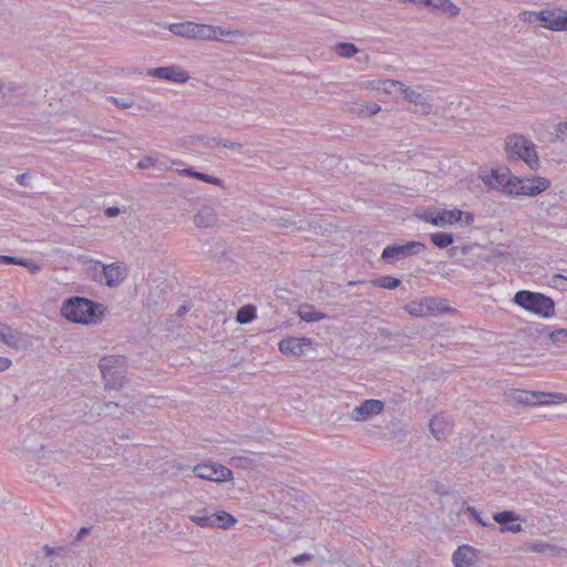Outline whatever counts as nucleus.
Instances as JSON below:
<instances>
[{"label": "nucleus", "instance_id": "f257e3e1", "mask_svg": "<svg viewBox=\"0 0 567 567\" xmlns=\"http://www.w3.org/2000/svg\"><path fill=\"white\" fill-rule=\"evenodd\" d=\"M168 30L178 37L199 41H226L228 43H240L247 40L244 31L238 29H226L213 24L184 21L171 23Z\"/></svg>", "mask_w": 567, "mask_h": 567}, {"label": "nucleus", "instance_id": "f03ea898", "mask_svg": "<svg viewBox=\"0 0 567 567\" xmlns=\"http://www.w3.org/2000/svg\"><path fill=\"white\" fill-rule=\"evenodd\" d=\"M60 311L61 316L71 322L92 326L101 320L104 306L87 298L71 297L62 303Z\"/></svg>", "mask_w": 567, "mask_h": 567}, {"label": "nucleus", "instance_id": "7ed1b4c3", "mask_svg": "<svg viewBox=\"0 0 567 567\" xmlns=\"http://www.w3.org/2000/svg\"><path fill=\"white\" fill-rule=\"evenodd\" d=\"M89 270L96 271L102 268L100 274H94V281L114 288L120 286L128 276L130 268L123 261L112 264H102L100 260L90 259L85 262Z\"/></svg>", "mask_w": 567, "mask_h": 567}, {"label": "nucleus", "instance_id": "20e7f679", "mask_svg": "<svg viewBox=\"0 0 567 567\" xmlns=\"http://www.w3.org/2000/svg\"><path fill=\"white\" fill-rule=\"evenodd\" d=\"M422 219L439 227L451 226L454 224L471 226L475 220V216L471 212L458 208L427 209L423 213Z\"/></svg>", "mask_w": 567, "mask_h": 567}, {"label": "nucleus", "instance_id": "39448f33", "mask_svg": "<svg viewBox=\"0 0 567 567\" xmlns=\"http://www.w3.org/2000/svg\"><path fill=\"white\" fill-rule=\"evenodd\" d=\"M514 302L519 307L543 317L554 315V301L542 293L522 290L516 292Z\"/></svg>", "mask_w": 567, "mask_h": 567}, {"label": "nucleus", "instance_id": "423d86ee", "mask_svg": "<svg viewBox=\"0 0 567 567\" xmlns=\"http://www.w3.org/2000/svg\"><path fill=\"white\" fill-rule=\"evenodd\" d=\"M100 370L106 389H121L125 383V361L118 357H104L100 360Z\"/></svg>", "mask_w": 567, "mask_h": 567}, {"label": "nucleus", "instance_id": "0eeeda50", "mask_svg": "<svg viewBox=\"0 0 567 567\" xmlns=\"http://www.w3.org/2000/svg\"><path fill=\"white\" fill-rule=\"evenodd\" d=\"M524 21L544 22L543 27L551 31H567V11L565 10H542L525 11L522 13Z\"/></svg>", "mask_w": 567, "mask_h": 567}, {"label": "nucleus", "instance_id": "6e6552de", "mask_svg": "<svg viewBox=\"0 0 567 567\" xmlns=\"http://www.w3.org/2000/svg\"><path fill=\"white\" fill-rule=\"evenodd\" d=\"M478 177L488 189L504 192L509 196L515 187L516 176L507 168L482 169Z\"/></svg>", "mask_w": 567, "mask_h": 567}, {"label": "nucleus", "instance_id": "1a4fd4ad", "mask_svg": "<svg viewBox=\"0 0 567 567\" xmlns=\"http://www.w3.org/2000/svg\"><path fill=\"white\" fill-rule=\"evenodd\" d=\"M398 92L402 94L404 101L419 107L414 112H420L422 115L436 114L434 104L431 97L425 94V89L422 85L408 86L403 83Z\"/></svg>", "mask_w": 567, "mask_h": 567}, {"label": "nucleus", "instance_id": "9d476101", "mask_svg": "<svg viewBox=\"0 0 567 567\" xmlns=\"http://www.w3.org/2000/svg\"><path fill=\"white\" fill-rule=\"evenodd\" d=\"M514 183L515 187H513L511 196L535 197L547 190L551 185L548 178L542 176H532L526 178L516 176Z\"/></svg>", "mask_w": 567, "mask_h": 567}, {"label": "nucleus", "instance_id": "9b49d317", "mask_svg": "<svg viewBox=\"0 0 567 567\" xmlns=\"http://www.w3.org/2000/svg\"><path fill=\"white\" fill-rule=\"evenodd\" d=\"M506 153L509 161H523L533 171H537L540 166L539 157L533 145L507 144Z\"/></svg>", "mask_w": 567, "mask_h": 567}, {"label": "nucleus", "instance_id": "f8f14e48", "mask_svg": "<svg viewBox=\"0 0 567 567\" xmlns=\"http://www.w3.org/2000/svg\"><path fill=\"white\" fill-rule=\"evenodd\" d=\"M425 246L419 241H409L404 245L386 246L382 251V259L389 264H394L411 255L424 251Z\"/></svg>", "mask_w": 567, "mask_h": 567}, {"label": "nucleus", "instance_id": "ddd939ff", "mask_svg": "<svg viewBox=\"0 0 567 567\" xmlns=\"http://www.w3.org/2000/svg\"><path fill=\"white\" fill-rule=\"evenodd\" d=\"M193 473L202 480L213 482H228L233 478V472L220 464L205 463L193 467Z\"/></svg>", "mask_w": 567, "mask_h": 567}, {"label": "nucleus", "instance_id": "4468645a", "mask_svg": "<svg viewBox=\"0 0 567 567\" xmlns=\"http://www.w3.org/2000/svg\"><path fill=\"white\" fill-rule=\"evenodd\" d=\"M146 74L155 79L179 84L186 83L189 80L188 73L179 65L148 69Z\"/></svg>", "mask_w": 567, "mask_h": 567}, {"label": "nucleus", "instance_id": "2eb2a0df", "mask_svg": "<svg viewBox=\"0 0 567 567\" xmlns=\"http://www.w3.org/2000/svg\"><path fill=\"white\" fill-rule=\"evenodd\" d=\"M383 409L384 403L382 401L375 399L365 400L351 411L350 419L354 422H365L379 415Z\"/></svg>", "mask_w": 567, "mask_h": 567}, {"label": "nucleus", "instance_id": "dca6fc26", "mask_svg": "<svg viewBox=\"0 0 567 567\" xmlns=\"http://www.w3.org/2000/svg\"><path fill=\"white\" fill-rule=\"evenodd\" d=\"M312 346V341L309 338H296V337H288L282 339L278 343L279 351L282 354L286 355H295L300 357L305 353V350L307 348H310Z\"/></svg>", "mask_w": 567, "mask_h": 567}, {"label": "nucleus", "instance_id": "f3484780", "mask_svg": "<svg viewBox=\"0 0 567 567\" xmlns=\"http://www.w3.org/2000/svg\"><path fill=\"white\" fill-rule=\"evenodd\" d=\"M401 86H403V82L392 79L367 80L360 84L361 89L385 94H392L394 91H399Z\"/></svg>", "mask_w": 567, "mask_h": 567}, {"label": "nucleus", "instance_id": "a211bd4d", "mask_svg": "<svg viewBox=\"0 0 567 567\" xmlns=\"http://www.w3.org/2000/svg\"><path fill=\"white\" fill-rule=\"evenodd\" d=\"M480 551L472 546L462 545L453 554L452 560L455 567H474Z\"/></svg>", "mask_w": 567, "mask_h": 567}, {"label": "nucleus", "instance_id": "6ab92c4d", "mask_svg": "<svg viewBox=\"0 0 567 567\" xmlns=\"http://www.w3.org/2000/svg\"><path fill=\"white\" fill-rule=\"evenodd\" d=\"M493 519L501 525L502 533H519L523 527L519 523H514L519 519V516L513 511H503L494 514Z\"/></svg>", "mask_w": 567, "mask_h": 567}, {"label": "nucleus", "instance_id": "aec40b11", "mask_svg": "<svg viewBox=\"0 0 567 567\" xmlns=\"http://www.w3.org/2000/svg\"><path fill=\"white\" fill-rule=\"evenodd\" d=\"M430 431L436 440H441L451 430L452 422L447 415L437 414L430 421Z\"/></svg>", "mask_w": 567, "mask_h": 567}, {"label": "nucleus", "instance_id": "412c9836", "mask_svg": "<svg viewBox=\"0 0 567 567\" xmlns=\"http://www.w3.org/2000/svg\"><path fill=\"white\" fill-rule=\"evenodd\" d=\"M193 221L195 226L199 228H207L214 226L217 221L215 209L208 205L203 206L194 215Z\"/></svg>", "mask_w": 567, "mask_h": 567}, {"label": "nucleus", "instance_id": "4be33fe9", "mask_svg": "<svg viewBox=\"0 0 567 567\" xmlns=\"http://www.w3.org/2000/svg\"><path fill=\"white\" fill-rule=\"evenodd\" d=\"M425 300L427 317L454 311V309L449 306L447 300L443 298L426 297Z\"/></svg>", "mask_w": 567, "mask_h": 567}, {"label": "nucleus", "instance_id": "5701e85b", "mask_svg": "<svg viewBox=\"0 0 567 567\" xmlns=\"http://www.w3.org/2000/svg\"><path fill=\"white\" fill-rule=\"evenodd\" d=\"M237 518L231 514L219 511L212 514V528L228 529L237 524Z\"/></svg>", "mask_w": 567, "mask_h": 567}, {"label": "nucleus", "instance_id": "b1692460", "mask_svg": "<svg viewBox=\"0 0 567 567\" xmlns=\"http://www.w3.org/2000/svg\"><path fill=\"white\" fill-rule=\"evenodd\" d=\"M18 402V395L6 385L0 386V415L12 409Z\"/></svg>", "mask_w": 567, "mask_h": 567}, {"label": "nucleus", "instance_id": "393cba45", "mask_svg": "<svg viewBox=\"0 0 567 567\" xmlns=\"http://www.w3.org/2000/svg\"><path fill=\"white\" fill-rule=\"evenodd\" d=\"M350 111L359 117H370L381 111V105L375 102L354 103Z\"/></svg>", "mask_w": 567, "mask_h": 567}, {"label": "nucleus", "instance_id": "a878e982", "mask_svg": "<svg viewBox=\"0 0 567 567\" xmlns=\"http://www.w3.org/2000/svg\"><path fill=\"white\" fill-rule=\"evenodd\" d=\"M21 340L20 333L9 327L8 324L0 322V341L9 347H17Z\"/></svg>", "mask_w": 567, "mask_h": 567}, {"label": "nucleus", "instance_id": "bb28decb", "mask_svg": "<svg viewBox=\"0 0 567 567\" xmlns=\"http://www.w3.org/2000/svg\"><path fill=\"white\" fill-rule=\"evenodd\" d=\"M93 409L99 415H103V416H109V415L117 416L118 414H121L120 404L116 402H113V401L96 402L93 405Z\"/></svg>", "mask_w": 567, "mask_h": 567}, {"label": "nucleus", "instance_id": "cd10ccee", "mask_svg": "<svg viewBox=\"0 0 567 567\" xmlns=\"http://www.w3.org/2000/svg\"><path fill=\"white\" fill-rule=\"evenodd\" d=\"M298 316L302 321L315 322L327 318L323 312L316 311L312 306L302 305L298 309Z\"/></svg>", "mask_w": 567, "mask_h": 567}, {"label": "nucleus", "instance_id": "c85d7f7f", "mask_svg": "<svg viewBox=\"0 0 567 567\" xmlns=\"http://www.w3.org/2000/svg\"><path fill=\"white\" fill-rule=\"evenodd\" d=\"M189 520L202 528H212V514L206 508L196 511L188 516Z\"/></svg>", "mask_w": 567, "mask_h": 567}, {"label": "nucleus", "instance_id": "c756f323", "mask_svg": "<svg viewBox=\"0 0 567 567\" xmlns=\"http://www.w3.org/2000/svg\"><path fill=\"white\" fill-rule=\"evenodd\" d=\"M404 310L413 317H427L425 298L409 302Z\"/></svg>", "mask_w": 567, "mask_h": 567}, {"label": "nucleus", "instance_id": "7c9ffc66", "mask_svg": "<svg viewBox=\"0 0 567 567\" xmlns=\"http://www.w3.org/2000/svg\"><path fill=\"white\" fill-rule=\"evenodd\" d=\"M527 550L536 554L555 555L556 547L545 542H533L527 544Z\"/></svg>", "mask_w": 567, "mask_h": 567}, {"label": "nucleus", "instance_id": "2f4dec72", "mask_svg": "<svg viewBox=\"0 0 567 567\" xmlns=\"http://www.w3.org/2000/svg\"><path fill=\"white\" fill-rule=\"evenodd\" d=\"M431 241L439 248H446L454 243V236L450 233H434Z\"/></svg>", "mask_w": 567, "mask_h": 567}, {"label": "nucleus", "instance_id": "473e14b6", "mask_svg": "<svg viewBox=\"0 0 567 567\" xmlns=\"http://www.w3.org/2000/svg\"><path fill=\"white\" fill-rule=\"evenodd\" d=\"M18 90L14 83H2L0 82V99L6 105H17L18 101L10 99L8 92Z\"/></svg>", "mask_w": 567, "mask_h": 567}, {"label": "nucleus", "instance_id": "72a5a7b5", "mask_svg": "<svg viewBox=\"0 0 567 567\" xmlns=\"http://www.w3.org/2000/svg\"><path fill=\"white\" fill-rule=\"evenodd\" d=\"M548 339L558 348L567 347V329H556L549 332Z\"/></svg>", "mask_w": 567, "mask_h": 567}, {"label": "nucleus", "instance_id": "f704fd0d", "mask_svg": "<svg viewBox=\"0 0 567 567\" xmlns=\"http://www.w3.org/2000/svg\"><path fill=\"white\" fill-rule=\"evenodd\" d=\"M256 308L251 305L241 307L237 312V321L248 323L255 318Z\"/></svg>", "mask_w": 567, "mask_h": 567}, {"label": "nucleus", "instance_id": "c9c22d12", "mask_svg": "<svg viewBox=\"0 0 567 567\" xmlns=\"http://www.w3.org/2000/svg\"><path fill=\"white\" fill-rule=\"evenodd\" d=\"M372 284L384 289H395L400 285V280L391 276H383L373 280Z\"/></svg>", "mask_w": 567, "mask_h": 567}, {"label": "nucleus", "instance_id": "e433bc0d", "mask_svg": "<svg viewBox=\"0 0 567 567\" xmlns=\"http://www.w3.org/2000/svg\"><path fill=\"white\" fill-rule=\"evenodd\" d=\"M281 226L284 227H293L296 228L297 230H307L310 228V224L302 220V219H297L295 217H289V218H281Z\"/></svg>", "mask_w": 567, "mask_h": 567}, {"label": "nucleus", "instance_id": "4c0bfd02", "mask_svg": "<svg viewBox=\"0 0 567 567\" xmlns=\"http://www.w3.org/2000/svg\"><path fill=\"white\" fill-rule=\"evenodd\" d=\"M358 52V48L348 42H342L336 45V53L342 58H351Z\"/></svg>", "mask_w": 567, "mask_h": 567}, {"label": "nucleus", "instance_id": "58836bf2", "mask_svg": "<svg viewBox=\"0 0 567 567\" xmlns=\"http://www.w3.org/2000/svg\"><path fill=\"white\" fill-rule=\"evenodd\" d=\"M0 261L3 262V264H9V265H20V266H27L28 265V260L27 259H19L17 257L3 256V255H0Z\"/></svg>", "mask_w": 567, "mask_h": 567}, {"label": "nucleus", "instance_id": "ea45409f", "mask_svg": "<svg viewBox=\"0 0 567 567\" xmlns=\"http://www.w3.org/2000/svg\"><path fill=\"white\" fill-rule=\"evenodd\" d=\"M110 101L112 103H114L117 107H121V109H124V110L132 107L133 104H134L132 100L120 99V97H114V96H111Z\"/></svg>", "mask_w": 567, "mask_h": 567}, {"label": "nucleus", "instance_id": "a19ab883", "mask_svg": "<svg viewBox=\"0 0 567 567\" xmlns=\"http://www.w3.org/2000/svg\"><path fill=\"white\" fill-rule=\"evenodd\" d=\"M194 177L198 178V179H200L203 182H206L208 184H213V185H220L221 184L219 178L210 176V175H206V174H203V173H198V172L194 174Z\"/></svg>", "mask_w": 567, "mask_h": 567}, {"label": "nucleus", "instance_id": "79ce46f5", "mask_svg": "<svg viewBox=\"0 0 567 567\" xmlns=\"http://www.w3.org/2000/svg\"><path fill=\"white\" fill-rule=\"evenodd\" d=\"M467 512L481 526L494 528L493 524L483 520V518L480 516L478 512L474 507H468Z\"/></svg>", "mask_w": 567, "mask_h": 567}, {"label": "nucleus", "instance_id": "37998d69", "mask_svg": "<svg viewBox=\"0 0 567 567\" xmlns=\"http://www.w3.org/2000/svg\"><path fill=\"white\" fill-rule=\"evenodd\" d=\"M156 163H157L156 158H154L153 156H146L137 163V167L140 169H146V168L153 167Z\"/></svg>", "mask_w": 567, "mask_h": 567}, {"label": "nucleus", "instance_id": "c03bdc74", "mask_svg": "<svg viewBox=\"0 0 567 567\" xmlns=\"http://www.w3.org/2000/svg\"><path fill=\"white\" fill-rule=\"evenodd\" d=\"M475 246L474 245H465V246H462L460 248V251L462 255H467L468 252L472 251V249L474 248ZM458 250V247H454L450 250V256H455L456 255V251Z\"/></svg>", "mask_w": 567, "mask_h": 567}, {"label": "nucleus", "instance_id": "a18cd8bd", "mask_svg": "<svg viewBox=\"0 0 567 567\" xmlns=\"http://www.w3.org/2000/svg\"><path fill=\"white\" fill-rule=\"evenodd\" d=\"M16 86L18 87V90H16L13 92H8V93H9V97L18 101L17 104H19L22 101L23 93H22L21 86L17 85V84H16Z\"/></svg>", "mask_w": 567, "mask_h": 567}, {"label": "nucleus", "instance_id": "49530a36", "mask_svg": "<svg viewBox=\"0 0 567 567\" xmlns=\"http://www.w3.org/2000/svg\"><path fill=\"white\" fill-rule=\"evenodd\" d=\"M104 214L109 218L117 217L121 214V209L118 207H107L104 210Z\"/></svg>", "mask_w": 567, "mask_h": 567}, {"label": "nucleus", "instance_id": "de8ad7c7", "mask_svg": "<svg viewBox=\"0 0 567 567\" xmlns=\"http://www.w3.org/2000/svg\"><path fill=\"white\" fill-rule=\"evenodd\" d=\"M12 365V361L7 357L0 355V372L7 371Z\"/></svg>", "mask_w": 567, "mask_h": 567}, {"label": "nucleus", "instance_id": "09e8293b", "mask_svg": "<svg viewBox=\"0 0 567 567\" xmlns=\"http://www.w3.org/2000/svg\"><path fill=\"white\" fill-rule=\"evenodd\" d=\"M556 132H557V137L565 138L566 137L565 134L567 132V122L559 123L556 126Z\"/></svg>", "mask_w": 567, "mask_h": 567}, {"label": "nucleus", "instance_id": "8fccbe9b", "mask_svg": "<svg viewBox=\"0 0 567 567\" xmlns=\"http://www.w3.org/2000/svg\"><path fill=\"white\" fill-rule=\"evenodd\" d=\"M25 267H27V268L30 270V272H32V274H37V272H39V271H40V269H41V267H40L38 264L32 262V261H30V260H28V265H27Z\"/></svg>", "mask_w": 567, "mask_h": 567}, {"label": "nucleus", "instance_id": "3c124183", "mask_svg": "<svg viewBox=\"0 0 567 567\" xmlns=\"http://www.w3.org/2000/svg\"><path fill=\"white\" fill-rule=\"evenodd\" d=\"M542 395L543 396H554L556 399L555 402H557V403L566 401V398H565L564 394H546V393H542Z\"/></svg>", "mask_w": 567, "mask_h": 567}, {"label": "nucleus", "instance_id": "603ef678", "mask_svg": "<svg viewBox=\"0 0 567 567\" xmlns=\"http://www.w3.org/2000/svg\"><path fill=\"white\" fill-rule=\"evenodd\" d=\"M89 528L82 527L76 535V540H82L89 534Z\"/></svg>", "mask_w": 567, "mask_h": 567}, {"label": "nucleus", "instance_id": "864d4df0", "mask_svg": "<svg viewBox=\"0 0 567 567\" xmlns=\"http://www.w3.org/2000/svg\"><path fill=\"white\" fill-rule=\"evenodd\" d=\"M509 142H523V143H526V142H529V141L526 137H524L523 135L514 134Z\"/></svg>", "mask_w": 567, "mask_h": 567}, {"label": "nucleus", "instance_id": "5fc2aeb1", "mask_svg": "<svg viewBox=\"0 0 567 567\" xmlns=\"http://www.w3.org/2000/svg\"><path fill=\"white\" fill-rule=\"evenodd\" d=\"M308 559H309V557L303 554V555H299V556L295 557L293 558V563L300 564V563H303V561H306Z\"/></svg>", "mask_w": 567, "mask_h": 567}, {"label": "nucleus", "instance_id": "6e6d98bb", "mask_svg": "<svg viewBox=\"0 0 567 567\" xmlns=\"http://www.w3.org/2000/svg\"><path fill=\"white\" fill-rule=\"evenodd\" d=\"M17 182L20 184V185H24L25 184V179H27V175L25 174H20L16 177Z\"/></svg>", "mask_w": 567, "mask_h": 567}, {"label": "nucleus", "instance_id": "4d7b16f0", "mask_svg": "<svg viewBox=\"0 0 567 567\" xmlns=\"http://www.w3.org/2000/svg\"><path fill=\"white\" fill-rule=\"evenodd\" d=\"M181 173L194 177V174L196 172L193 171L192 168H185V169H182Z\"/></svg>", "mask_w": 567, "mask_h": 567}, {"label": "nucleus", "instance_id": "13d9d810", "mask_svg": "<svg viewBox=\"0 0 567 567\" xmlns=\"http://www.w3.org/2000/svg\"><path fill=\"white\" fill-rule=\"evenodd\" d=\"M188 309H189V308H188L187 306H185V305H184V306H182V307L177 310V315H178V316H182V315L186 313V312L188 311Z\"/></svg>", "mask_w": 567, "mask_h": 567}, {"label": "nucleus", "instance_id": "bf43d9fd", "mask_svg": "<svg viewBox=\"0 0 567 567\" xmlns=\"http://www.w3.org/2000/svg\"><path fill=\"white\" fill-rule=\"evenodd\" d=\"M523 395H525V396H526V395H527V393H525V392H520V393H519V395H518V400H519V401H524Z\"/></svg>", "mask_w": 567, "mask_h": 567}, {"label": "nucleus", "instance_id": "052dcab7", "mask_svg": "<svg viewBox=\"0 0 567 567\" xmlns=\"http://www.w3.org/2000/svg\"><path fill=\"white\" fill-rule=\"evenodd\" d=\"M555 277H556V278H560V279H565V280H567V277H565L564 275H560V274H559V275H556Z\"/></svg>", "mask_w": 567, "mask_h": 567}, {"label": "nucleus", "instance_id": "680f3d73", "mask_svg": "<svg viewBox=\"0 0 567 567\" xmlns=\"http://www.w3.org/2000/svg\"><path fill=\"white\" fill-rule=\"evenodd\" d=\"M176 470L177 471H181L182 470V466L179 464H176Z\"/></svg>", "mask_w": 567, "mask_h": 567}, {"label": "nucleus", "instance_id": "e2e57ef3", "mask_svg": "<svg viewBox=\"0 0 567 567\" xmlns=\"http://www.w3.org/2000/svg\"><path fill=\"white\" fill-rule=\"evenodd\" d=\"M42 567H53L52 565H43Z\"/></svg>", "mask_w": 567, "mask_h": 567}]
</instances>
